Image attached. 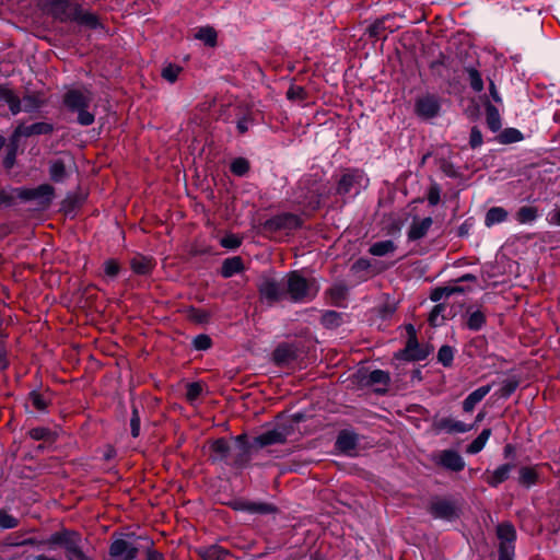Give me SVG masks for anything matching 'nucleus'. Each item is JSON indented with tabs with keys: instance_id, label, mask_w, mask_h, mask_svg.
Returning a JSON list of instances; mask_svg holds the SVG:
<instances>
[{
	"instance_id": "obj_8",
	"label": "nucleus",
	"mask_w": 560,
	"mask_h": 560,
	"mask_svg": "<svg viewBox=\"0 0 560 560\" xmlns=\"http://www.w3.org/2000/svg\"><path fill=\"white\" fill-rule=\"evenodd\" d=\"M433 458L438 465L452 471H460L465 467L463 457L453 450L440 451Z\"/></svg>"
},
{
	"instance_id": "obj_18",
	"label": "nucleus",
	"mask_w": 560,
	"mask_h": 560,
	"mask_svg": "<svg viewBox=\"0 0 560 560\" xmlns=\"http://www.w3.org/2000/svg\"><path fill=\"white\" fill-rule=\"evenodd\" d=\"M0 101L9 105L13 115L19 114L22 110L20 98L5 85H0Z\"/></svg>"
},
{
	"instance_id": "obj_53",
	"label": "nucleus",
	"mask_w": 560,
	"mask_h": 560,
	"mask_svg": "<svg viewBox=\"0 0 560 560\" xmlns=\"http://www.w3.org/2000/svg\"><path fill=\"white\" fill-rule=\"evenodd\" d=\"M68 560H89L80 549V546H72L67 550Z\"/></svg>"
},
{
	"instance_id": "obj_21",
	"label": "nucleus",
	"mask_w": 560,
	"mask_h": 560,
	"mask_svg": "<svg viewBox=\"0 0 560 560\" xmlns=\"http://www.w3.org/2000/svg\"><path fill=\"white\" fill-rule=\"evenodd\" d=\"M512 468L513 466L511 464L501 465L486 478V481L491 487H498L509 478Z\"/></svg>"
},
{
	"instance_id": "obj_35",
	"label": "nucleus",
	"mask_w": 560,
	"mask_h": 560,
	"mask_svg": "<svg viewBox=\"0 0 560 560\" xmlns=\"http://www.w3.org/2000/svg\"><path fill=\"white\" fill-rule=\"evenodd\" d=\"M195 37L199 40L205 42L209 46H214L217 40V33L212 27H200Z\"/></svg>"
},
{
	"instance_id": "obj_23",
	"label": "nucleus",
	"mask_w": 560,
	"mask_h": 560,
	"mask_svg": "<svg viewBox=\"0 0 560 560\" xmlns=\"http://www.w3.org/2000/svg\"><path fill=\"white\" fill-rule=\"evenodd\" d=\"M508 211L502 207H492L486 213L485 224L490 228L494 224L504 222L508 218Z\"/></svg>"
},
{
	"instance_id": "obj_57",
	"label": "nucleus",
	"mask_w": 560,
	"mask_h": 560,
	"mask_svg": "<svg viewBox=\"0 0 560 560\" xmlns=\"http://www.w3.org/2000/svg\"><path fill=\"white\" fill-rule=\"evenodd\" d=\"M428 201L432 206H435V205L439 203V201H440V188L436 185L430 187V189L428 191Z\"/></svg>"
},
{
	"instance_id": "obj_10",
	"label": "nucleus",
	"mask_w": 560,
	"mask_h": 560,
	"mask_svg": "<svg viewBox=\"0 0 560 560\" xmlns=\"http://www.w3.org/2000/svg\"><path fill=\"white\" fill-rule=\"evenodd\" d=\"M137 551L135 544L126 539H117L110 546V556L116 560H132Z\"/></svg>"
},
{
	"instance_id": "obj_14",
	"label": "nucleus",
	"mask_w": 560,
	"mask_h": 560,
	"mask_svg": "<svg viewBox=\"0 0 560 560\" xmlns=\"http://www.w3.org/2000/svg\"><path fill=\"white\" fill-rule=\"evenodd\" d=\"M52 131V126L46 122H35L30 126L20 125L13 132V138L19 140L21 137H30L33 135H46Z\"/></svg>"
},
{
	"instance_id": "obj_17",
	"label": "nucleus",
	"mask_w": 560,
	"mask_h": 560,
	"mask_svg": "<svg viewBox=\"0 0 560 560\" xmlns=\"http://www.w3.org/2000/svg\"><path fill=\"white\" fill-rule=\"evenodd\" d=\"M491 390V385L481 386L471 392L463 401L465 412H471L476 405L480 402Z\"/></svg>"
},
{
	"instance_id": "obj_33",
	"label": "nucleus",
	"mask_w": 560,
	"mask_h": 560,
	"mask_svg": "<svg viewBox=\"0 0 560 560\" xmlns=\"http://www.w3.org/2000/svg\"><path fill=\"white\" fill-rule=\"evenodd\" d=\"M357 177H358V175L352 174V173L343 174L338 182L337 192L339 195H346V194L350 192Z\"/></svg>"
},
{
	"instance_id": "obj_4",
	"label": "nucleus",
	"mask_w": 560,
	"mask_h": 560,
	"mask_svg": "<svg viewBox=\"0 0 560 560\" xmlns=\"http://www.w3.org/2000/svg\"><path fill=\"white\" fill-rule=\"evenodd\" d=\"M40 7L60 21H68L73 15L75 3L71 0H39Z\"/></svg>"
},
{
	"instance_id": "obj_32",
	"label": "nucleus",
	"mask_w": 560,
	"mask_h": 560,
	"mask_svg": "<svg viewBox=\"0 0 560 560\" xmlns=\"http://www.w3.org/2000/svg\"><path fill=\"white\" fill-rule=\"evenodd\" d=\"M537 481V472L534 468L522 467L518 472V482L522 486L530 487Z\"/></svg>"
},
{
	"instance_id": "obj_52",
	"label": "nucleus",
	"mask_w": 560,
	"mask_h": 560,
	"mask_svg": "<svg viewBox=\"0 0 560 560\" xmlns=\"http://www.w3.org/2000/svg\"><path fill=\"white\" fill-rule=\"evenodd\" d=\"M194 346L197 350H207L211 346V339L207 335H198L194 339Z\"/></svg>"
},
{
	"instance_id": "obj_62",
	"label": "nucleus",
	"mask_w": 560,
	"mask_h": 560,
	"mask_svg": "<svg viewBox=\"0 0 560 560\" xmlns=\"http://www.w3.org/2000/svg\"><path fill=\"white\" fill-rule=\"evenodd\" d=\"M370 267H371L370 261L368 259L361 258V259H358L352 265V270L355 271V272H360V271L368 270Z\"/></svg>"
},
{
	"instance_id": "obj_24",
	"label": "nucleus",
	"mask_w": 560,
	"mask_h": 560,
	"mask_svg": "<svg viewBox=\"0 0 560 560\" xmlns=\"http://www.w3.org/2000/svg\"><path fill=\"white\" fill-rule=\"evenodd\" d=\"M396 250V245L393 241L386 240L376 242L371 245L369 253L373 256L382 257L392 254Z\"/></svg>"
},
{
	"instance_id": "obj_37",
	"label": "nucleus",
	"mask_w": 560,
	"mask_h": 560,
	"mask_svg": "<svg viewBox=\"0 0 560 560\" xmlns=\"http://www.w3.org/2000/svg\"><path fill=\"white\" fill-rule=\"evenodd\" d=\"M243 510H246L250 513H258V514H268L273 512V506L267 503H257V502H248L244 503L242 505Z\"/></svg>"
},
{
	"instance_id": "obj_42",
	"label": "nucleus",
	"mask_w": 560,
	"mask_h": 560,
	"mask_svg": "<svg viewBox=\"0 0 560 560\" xmlns=\"http://www.w3.org/2000/svg\"><path fill=\"white\" fill-rule=\"evenodd\" d=\"M180 72H182V67H179L177 65L170 63L163 68L162 77L170 83H174L177 80Z\"/></svg>"
},
{
	"instance_id": "obj_2",
	"label": "nucleus",
	"mask_w": 560,
	"mask_h": 560,
	"mask_svg": "<svg viewBox=\"0 0 560 560\" xmlns=\"http://www.w3.org/2000/svg\"><path fill=\"white\" fill-rule=\"evenodd\" d=\"M92 101L93 95L86 89H71L63 95V104L69 110L78 114V122L82 126L94 122V114L88 110Z\"/></svg>"
},
{
	"instance_id": "obj_47",
	"label": "nucleus",
	"mask_w": 560,
	"mask_h": 560,
	"mask_svg": "<svg viewBox=\"0 0 560 560\" xmlns=\"http://www.w3.org/2000/svg\"><path fill=\"white\" fill-rule=\"evenodd\" d=\"M306 91L300 85H291L287 91V97L292 101H303L306 98Z\"/></svg>"
},
{
	"instance_id": "obj_49",
	"label": "nucleus",
	"mask_w": 560,
	"mask_h": 560,
	"mask_svg": "<svg viewBox=\"0 0 560 560\" xmlns=\"http://www.w3.org/2000/svg\"><path fill=\"white\" fill-rule=\"evenodd\" d=\"M19 524V521L7 513L5 511L0 510V527L2 528H14Z\"/></svg>"
},
{
	"instance_id": "obj_48",
	"label": "nucleus",
	"mask_w": 560,
	"mask_h": 560,
	"mask_svg": "<svg viewBox=\"0 0 560 560\" xmlns=\"http://www.w3.org/2000/svg\"><path fill=\"white\" fill-rule=\"evenodd\" d=\"M444 427L450 432H457V433H465L470 430L469 425L465 424L462 421H457V420H447V421H445Z\"/></svg>"
},
{
	"instance_id": "obj_50",
	"label": "nucleus",
	"mask_w": 560,
	"mask_h": 560,
	"mask_svg": "<svg viewBox=\"0 0 560 560\" xmlns=\"http://www.w3.org/2000/svg\"><path fill=\"white\" fill-rule=\"evenodd\" d=\"M202 392V386L199 383H190L187 385L186 398L189 401L196 400Z\"/></svg>"
},
{
	"instance_id": "obj_58",
	"label": "nucleus",
	"mask_w": 560,
	"mask_h": 560,
	"mask_svg": "<svg viewBox=\"0 0 560 560\" xmlns=\"http://www.w3.org/2000/svg\"><path fill=\"white\" fill-rule=\"evenodd\" d=\"M444 310V306L442 304H439V305H435L434 308L432 310L430 316H429V322L432 326H438L439 325V316L441 315V312Z\"/></svg>"
},
{
	"instance_id": "obj_45",
	"label": "nucleus",
	"mask_w": 560,
	"mask_h": 560,
	"mask_svg": "<svg viewBox=\"0 0 560 560\" xmlns=\"http://www.w3.org/2000/svg\"><path fill=\"white\" fill-rule=\"evenodd\" d=\"M369 381L372 384H381L386 386L389 382V375L382 370H374L370 373Z\"/></svg>"
},
{
	"instance_id": "obj_16",
	"label": "nucleus",
	"mask_w": 560,
	"mask_h": 560,
	"mask_svg": "<svg viewBox=\"0 0 560 560\" xmlns=\"http://www.w3.org/2000/svg\"><path fill=\"white\" fill-rule=\"evenodd\" d=\"M285 440H287V434L284 433V431L275 429V430H270V431H267V432L258 435L255 439V443L259 447H265V446L273 445V444H282L285 442Z\"/></svg>"
},
{
	"instance_id": "obj_43",
	"label": "nucleus",
	"mask_w": 560,
	"mask_h": 560,
	"mask_svg": "<svg viewBox=\"0 0 560 560\" xmlns=\"http://www.w3.org/2000/svg\"><path fill=\"white\" fill-rule=\"evenodd\" d=\"M517 386H518V381L516 378L505 380L501 385V388L499 390V396L503 397V398L510 397L515 392Z\"/></svg>"
},
{
	"instance_id": "obj_5",
	"label": "nucleus",
	"mask_w": 560,
	"mask_h": 560,
	"mask_svg": "<svg viewBox=\"0 0 560 560\" xmlns=\"http://www.w3.org/2000/svg\"><path fill=\"white\" fill-rule=\"evenodd\" d=\"M301 225V220L292 213L278 214L264 224V229L268 232L292 231Z\"/></svg>"
},
{
	"instance_id": "obj_34",
	"label": "nucleus",
	"mask_w": 560,
	"mask_h": 560,
	"mask_svg": "<svg viewBox=\"0 0 560 560\" xmlns=\"http://www.w3.org/2000/svg\"><path fill=\"white\" fill-rule=\"evenodd\" d=\"M49 175L54 182H61L66 177V165L61 160H55L50 163Z\"/></svg>"
},
{
	"instance_id": "obj_3",
	"label": "nucleus",
	"mask_w": 560,
	"mask_h": 560,
	"mask_svg": "<svg viewBox=\"0 0 560 560\" xmlns=\"http://www.w3.org/2000/svg\"><path fill=\"white\" fill-rule=\"evenodd\" d=\"M258 291L261 299L269 304L283 300L285 296V282H280L273 278L264 277L258 284Z\"/></svg>"
},
{
	"instance_id": "obj_13",
	"label": "nucleus",
	"mask_w": 560,
	"mask_h": 560,
	"mask_svg": "<svg viewBox=\"0 0 560 560\" xmlns=\"http://www.w3.org/2000/svg\"><path fill=\"white\" fill-rule=\"evenodd\" d=\"M48 545H60L66 551L72 546H80L81 536L75 532L62 530L54 533L46 541Z\"/></svg>"
},
{
	"instance_id": "obj_60",
	"label": "nucleus",
	"mask_w": 560,
	"mask_h": 560,
	"mask_svg": "<svg viewBox=\"0 0 560 560\" xmlns=\"http://www.w3.org/2000/svg\"><path fill=\"white\" fill-rule=\"evenodd\" d=\"M40 106V102L37 101L35 97L33 96H26L24 97V110L25 112H31L35 108H38Z\"/></svg>"
},
{
	"instance_id": "obj_40",
	"label": "nucleus",
	"mask_w": 560,
	"mask_h": 560,
	"mask_svg": "<svg viewBox=\"0 0 560 560\" xmlns=\"http://www.w3.org/2000/svg\"><path fill=\"white\" fill-rule=\"evenodd\" d=\"M467 73L471 89L476 92H481L483 90V81L480 73L474 68L467 69Z\"/></svg>"
},
{
	"instance_id": "obj_44",
	"label": "nucleus",
	"mask_w": 560,
	"mask_h": 560,
	"mask_svg": "<svg viewBox=\"0 0 560 560\" xmlns=\"http://www.w3.org/2000/svg\"><path fill=\"white\" fill-rule=\"evenodd\" d=\"M438 359L444 366L451 365L454 359V350L450 346H442L438 352Z\"/></svg>"
},
{
	"instance_id": "obj_19",
	"label": "nucleus",
	"mask_w": 560,
	"mask_h": 560,
	"mask_svg": "<svg viewBox=\"0 0 560 560\" xmlns=\"http://www.w3.org/2000/svg\"><path fill=\"white\" fill-rule=\"evenodd\" d=\"M73 21H77L78 23L85 25L90 28H95L100 25L98 19L95 14L84 11L82 8L75 5L73 15H71V19Z\"/></svg>"
},
{
	"instance_id": "obj_6",
	"label": "nucleus",
	"mask_w": 560,
	"mask_h": 560,
	"mask_svg": "<svg viewBox=\"0 0 560 560\" xmlns=\"http://www.w3.org/2000/svg\"><path fill=\"white\" fill-rule=\"evenodd\" d=\"M415 112L423 119L435 117L440 112L439 98L432 94L418 97L415 104Z\"/></svg>"
},
{
	"instance_id": "obj_11",
	"label": "nucleus",
	"mask_w": 560,
	"mask_h": 560,
	"mask_svg": "<svg viewBox=\"0 0 560 560\" xmlns=\"http://www.w3.org/2000/svg\"><path fill=\"white\" fill-rule=\"evenodd\" d=\"M231 446L225 439H218L209 444V459L213 463H229Z\"/></svg>"
},
{
	"instance_id": "obj_31",
	"label": "nucleus",
	"mask_w": 560,
	"mask_h": 560,
	"mask_svg": "<svg viewBox=\"0 0 560 560\" xmlns=\"http://www.w3.org/2000/svg\"><path fill=\"white\" fill-rule=\"evenodd\" d=\"M347 292V285L342 282H337L327 291V294L334 304L339 305L346 299Z\"/></svg>"
},
{
	"instance_id": "obj_25",
	"label": "nucleus",
	"mask_w": 560,
	"mask_h": 560,
	"mask_svg": "<svg viewBox=\"0 0 560 560\" xmlns=\"http://www.w3.org/2000/svg\"><path fill=\"white\" fill-rule=\"evenodd\" d=\"M355 445H357L355 435L348 431H342L338 435L337 441H336V446L341 452H350V451L354 450Z\"/></svg>"
},
{
	"instance_id": "obj_29",
	"label": "nucleus",
	"mask_w": 560,
	"mask_h": 560,
	"mask_svg": "<svg viewBox=\"0 0 560 560\" xmlns=\"http://www.w3.org/2000/svg\"><path fill=\"white\" fill-rule=\"evenodd\" d=\"M243 269V262L240 257L225 259L222 265V276L225 278L232 277Z\"/></svg>"
},
{
	"instance_id": "obj_9",
	"label": "nucleus",
	"mask_w": 560,
	"mask_h": 560,
	"mask_svg": "<svg viewBox=\"0 0 560 560\" xmlns=\"http://www.w3.org/2000/svg\"><path fill=\"white\" fill-rule=\"evenodd\" d=\"M430 513L435 518L452 521L458 517V509L456 505L447 500H436L430 505Z\"/></svg>"
},
{
	"instance_id": "obj_39",
	"label": "nucleus",
	"mask_w": 560,
	"mask_h": 560,
	"mask_svg": "<svg viewBox=\"0 0 560 560\" xmlns=\"http://www.w3.org/2000/svg\"><path fill=\"white\" fill-rule=\"evenodd\" d=\"M499 138L501 143H513L521 141L523 136L520 130L515 128H508L500 135Z\"/></svg>"
},
{
	"instance_id": "obj_63",
	"label": "nucleus",
	"mask_w": 560,
	"mask_h": 560,
	"mask_svg": "<svg viewBox=\"0 0 560 560\" xmlns=\"http://www.w3.org/2000/svg\"><path fill=\"white\" fill-rule=\"evenodd\" d=\"M514 549L513 548H503L499 549V560H513Z\"/></svg>"
},
{
	"instance_id": "obj_55",
	"label": "nucleus",
	"mask_w": 560,
	"mask_h": 560,
	"mask_svg": "<svg viewBox=\"0 0 560 560\" xmlns=\"http://www.w3.org/2000/svg\"><path fill=\"white\" fill-rule=\"evenodd\" d=\"M130 427H131V434H132V436L137 438L139 435V432H140V418H139L138 410L136 408H133V410H132V417H131V420H130Z\"/></svg>"
},
{
	"instance_id": "obj_61",
	"label": "nucleus",
	"mask_w": 560,
	"mask_h": 560,
	"mask_svg": "<svg viewBox=\"0 0 560 560\" xmlns=\"http://www.w3.org/2000/svg\"><path fill=\"white\" fill-rule=\"evenodd\" d=\"M440 168L443 173H445L450 177L456 176V171L454 170V166L452 163L447 162L446 160L440 161Z\"/></svg>"
},
{
	"instance_id": "obj_41",
	"label": "nucleus",
	"mask_w": 560,
	"mask_h": 560,
	"mask_svg": "<svg viewBox=\"0 0 560 560\" xmlns=\"http://www.w3.org/2000/svg\"><path fill=\"white\" fill-rule=\"evenodd\" d=\"M249 170V163L244 158H237L231 163V172L234 175L243 176L245 175Z\"/></svg>"
},
{
	"instance_id": "obj_7",
	"label": "nucleus",
	"mask_w": 560,
	"mask_h": 560,
	"mask_svg": "<svg viewBox=\"0 0 560 560\" xmlns=\"http://www.w3.org/2000/svg\"><path fill=\"white\" fill-rule=\"evenodd\" d=\"M54 196V188L48 184H43L37 188H24L19 190V197L24 200H37L39 205L47 206Z\"/></svg>"
},
{
	"instance_id": "obj_27",
	"label": "nucleus",
	"mask_w": 560,
	"mask_h": 560,
	"mask_svg": "<svg viewBox=\"0 0 560 560\" xmlns=\"http://www.w3.org/2000/svg\"><path fill=\"white\" fill-rule=\"evenodd\" d=\"M152 268V260L148 257L136 256L131 259V269L138 275H148Z\"/></svg>"
},
{
	"instance_id": "obj_59",
	"label": "nucleus",
	"mask_w": 560,
	"mask_h": 560,
	"mask_svg": "<svg viewBox=\"0 0 560 560\" xmlns=\"http://www.w3.org/2000/svg\"><path fill=\"white\" fill-rule=\"evenodd\" d=\"M8 350L4 343L0 340V371H3L8 368Z\"/></svg>"
},
{
	"instance_id": "obj_36",
	"label": "nucleus",
	"mask_w": 560,
	"mask_h": 560,
	"mask_svg": "<svg viewBox=\"0 0 560 560\" xmlns=\"http://www.w3.org/2000/svg\"><path fill=\"white\" fill-rule=\"evenodd\" d=\"M293 358V351L289 346H279L273 351V360L278 364L288 363Z\"/></svg>"
},
{
	"instance_id": "obj_46",
	"label": "nucleus",
	"mask_w": 560,
	"mask_h": 560,
	"mask_svg": "<svg viewBox=\"0 0 560 560\" xmlns=\"http://www.w3.org/2000/svg\"><path fill=\"white\" fill-rule=\"evenodd\" d=\"M28 399L32 406L39 411H44L47 407V399L37 392H32Z\"/></svg>"
},
{
	"instance_id": "obj_38",
	"label": "nucleus",
	"mask_w": 560,
	"mask_h": 560,
	"mask_svg": "<svg viewBox=\"0 0 560 560\" xmlns=\"http://www.w3.org/2000/svg\"><path fill=\"white\" fill-rule=\"evenodd\" d=\"M462 288L459 287H443V288H436L432 291L430 298L432 301L438 302L441 301L444 296H450L453 293L462 292Z\"/></svg>"
},
{
	"instance_id": "obj_54",
	"label": "nucleus",
	"mask_w": 560,
	"mask_h": 560,
	"mask_svg": "<svg viewBox=\"0 0 560 560\" xmlns=\"http://www.w3.org/2000/svg\"><path fill=\"white\" fill-rule=\"evenodd\" d=\"M469 144L471 148H478L482 144V135L477 127H472L469 137Z\"/></svg>"
},
{
	"instance_id": "obj_15",
	"label": "nucleus",
	"mask_w": 560,
	"mask_h": 560,
	"mask_svg": "<svg viewBox=\"0 0 560 560\" xmlns=\"http://www.w3.org/2000/svg\"><path fill=\"white\" fill-rule=\"evenodd\" d=\"M497 535L500 539L499 549H503L505 547L514 549V541L516 539V532L512 524L502 523L498 525Z\"/></svg>"
},
{
	"instance_id": "obj_20",
	"label": "nucleus",
	"mask_w": 560,
	"mask_h": 560,
	"mask_svg": "<svg viewBox=\"0 0 560 560\" xmlns=\"http://www.w3.org/2000/svg\"><path fill=\"white\" fill-rule=\"evenodd\" d=\"M431 225H432L431 218H424L420 221H415L410 226V230L408 232V237L412 241L422 238L423 236H425V234L428 233Z\"/></svg>"
},
{
	"instance_id": "obj_30",
	"label": "nucleus",
	"mask_w": 560,
	"mask_h": 560,
	"mask_svg": "<svg viewBox=\"0 0 560 560\" xmlns=\"http://www.w3.org/2000/svg\"><path fill=\"white\" fill-rule=\"evenodd\" d=\"M490 435H491V430L483 429L481 431V433L468 445L467 453H469V454L479 453L485 447Z\"/></svg>"
},
{
	"instance_id": "obj_28",
	"label": "nucleus",
	"mask_w": 560,
	"mask_h": 560,
	"mask_svg": "<svg viewBox=\"0 0 560 560\" xmlns=\"http://www.w3.org/2000/svg\"><path fill=\"white\" fill-rule=\"evenodd\" d=\"M515 218L521 224L532 223L537 219V209L532 206H523L517 210Z\"/></svg>"
},
{
	"instance_id": "obj_12",
	"label": "nucleus",
	"mask_w": 560,
	"mask_h": 560,
	"mask_svg": "<svg viewBox=\"0 0 560 560\" xmlns=\"http://www.w3.org/2000/svg\"><path fill=\"white\" fill-rule=\"evenodd\" d=\"M409 332L412 334L406 345L404 350V358L411 361H420L424 360L428 357L427 349L420 347L416 336L415 329L412 326L409 327Z\"/></svg>"
},
{
	"instance_id": "obj_51",
	"label": "nucleus",
	"mask_w": 560,
	"mask_h": 560,
	"mask_svg": "<svg viewBox=\"0 0 560 560\" xmlns=\"http://www.w3.org/2000/svg\"><path fill=\"white\" fill-rule=\"evenodd\" d=\"M119 265L116 260L109 259L104 262V272L109 278H115L119 272Z\"/></svg>"
},
{
	"instance_id": "obj_56",
	"label": "nucleus",
	"mask_w": 560,
	"mask_h": 560,
	"mask_svg": "<svg viewBox=\"0 0 560 560\" xmlns=\"http://www.w3.org/2000/svg\"><path fill=\"white\" fill-rule=\"evenodd\" d=\"M221 245L225 248H237L241 240L235 235H228L221 240Z\"/></svg>"
},
{
	"instance_id": "obj_22",
	"label": "nucleus",
	"mask_w": 560,
	"mask_h": 560,
	"mask_svg": "<svg viewBox=\"0 0 560 560\" xmlns=\"http://www.w3.org/2000/svg\"><path fill=\"white\" fill-rule=\"evenodd\" d=\"M486 121L489 129L493 132H497L501 129V117L497 107H494L489 102L486 104Z\"/></svg>"
},
{
	"instance_id": "obj_26",
	"label": "nucleus",
	"mask_w": 560,
	"mask_h": 560,
	"mask_svg": "<svg viewBox=\"0 0 560 560\" xmlns=\"http://www.w3.org/2000/svg\"><path fill=\"white\" fill-rule=\"evenodd\" d=\"M486 323V314L481 310H468L466 326L470 330H479Z\"/></svg>"
},
{
	"instance_id": "obj_1",
	"label": "nucleus",
	"mask_w": 560,
	"mask_h": 560,
	"mask_svg": "<svg viewBox=\"0 0 560 560\" xmlns=\"http://www.w3.org/2000/svg\"><path fill=\"white\" fill-rule=\"evenodd\" d=\"M319 292L314 278H304L298 271H291L285 279V296L295 303H307Z\"/></svg>"
},
{
	"instance_id": "obj_64",
	"label": "nucleus",
	"mask_w": 560,
	"mask_h": 560,
	"mask_svg": "<svg viewBox=\"0 0 560 560\" xmlns=\"http://www.w3.org/2000/svg\"><path fill=\"white\" fill-rule=\"evenodd\" d=\"M207 555L209 558L213 557L214 558L213 560H223L225 552H223L222 550H220L217 547H213L208 550Z\"/></svg>"
}]
</instances>
